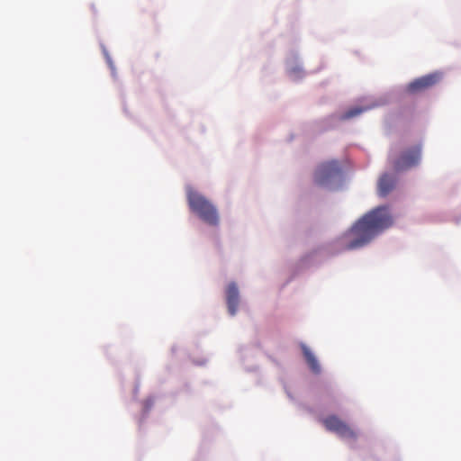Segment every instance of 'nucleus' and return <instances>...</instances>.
I'll return each instance as SVG.
<instances>
[{
	"instance_id": "nucleus-3",
	"label": "nucleus",
	"mask_w": 461,
	"mask_h": 461,
	"mask_svg": "<svg viewBox=\"0 0 461 461\" xmlns=\"http://www.w3.org/2000/svg\"><path fill=\"white\" fill-rule=\"evenodd\" d=\"M322 424L327 430L336 433L342 438L355 440L357 432L344 420L336 415H330L322 420Z\"/></svg>"
},
{
	"instance_id": "nucleus-9",
	"label": "nucleus",
	"mask_w": 461,
	"mask_h": 461,
	"mask_svg": "<svg viewBox=\"0 0 461 461\" xmlns=\"http://www.w3.org/2000/svg\"><path fill=\"white\" fill-rule=\"evenodd\" d=\"M301 348H302L303 354V356H304V357L306 359V362H307L309 367L311 368V370L314 374H319L321 372V366H320V365L318 363L317 358L313 355V353L304 344L301 345Z\"/></svg>"
},
{
	"instance_id": "nucleus-6",
	"label": "nucleus",
	"mask_w": 461,
	"mask_h": 461,
	"mask_svg": "<svg viewBox=\"0 0 461 461\" xmlns=\"http://www.w3.org/2000/svg\"><path fill=\"white\" fill-rule=\"evenodd\" d=\"M440 79L441 74L438 72L428 74L411 82L406 90L410 94L420 93L437 85Z\"/></svg>"
},
{
	"instance_id": "nucleus-5",
	"label": "nucleus",
	"mask_w": 461,
	"mask_h": 461,
	"mask_svg": "<svg viewBox=\"0 0 461 461\" xmlns=\"http://www.w3.org/2000/svg\"><path fill=\"white\" fill-rule=\"evenodd\" d=\"M421 149L415 146L403 151L398 158L393 162V167L396 171H402L417 166L420 160Z\"/></svg>"
},
{
	"instance_id": "nucleus-8",
	"label": "nucleus",
	"mask_w": 461,
	"mask_h": 461,
	"mask_svg": "<svg viewBox=\"0 0 461 461\" xmlns=\"http://www.w3.org/2000/svg\"><path fill=\"white\" fill-rule=\"evenodd\" d=\"M395 178L388 174H384L378 181L377 193L379 196L385 197L395 186Z\"/></svg>"
},
{
	"instance_id": "nucleus-1",
	"label": "nucleus",
	"mask_w": 461,
	"mask_h": 461,
	"mask_svg": "<svg viewBox=\"0 0 461 461\" xmlns=\"http://www.w3.org/2000/svg\"><path fill=\"white\" fill-rule=\"evenodd\" d=\"M393 223V215L388 206L375 207L364 214L343 234L341 240L344 248L351 250L364 247Z\"/></svg>"
},
{
	"instance_id": "nucleus-7",
	"label": "nucleus",
	"mask_w": 461,
	"mask_h": 461,
	"mask_svg": "<svg viewBox=\"0 0 461 461\" xmlns=\"http://www.w3.org/2000/svg\"><path fill=\"white\" fill-rule=\"evenodd\" d=\"M226 301L230 315H235L240 303L239 289L235 283H230L226 289Z\"/></svg>"
},
{
	"instance_id": "nucleus-2",
	"label": "nucleus",
	"mask_w": 461,
	"mask_h": 461,
	"mask_svg": "<svg viewBox=\"0 0 461 461\" xmlns=\"http://www.w3.org/2000/svg\"><path fill=\"white\" fill-rule=\"evenodd\" d=\"M186 198L190 210L203 222L211 226H217L220 222L219 212L216 206L202 194L191 186L186 188Z\"/></svg>"
},
{
	"instance_id": "nucleus-4",
	"label": "nucleus",
	"mask_w": 461,
	"mask_h": 461,
	"mask_svg": "<svg viewBox=\"0 0 461 461\" xmlns=\"http://www.w3.org/2000/svg\"><path fill=\"white\" fill-rule=\"evenodd\" d=\"M341 168L336 160L321 164L315 171L314 181L319 185H326L339 176Z\"/></svg>"
},
{
	"instance_id": "nucleus-10",
	"label": "nucleus",
	"mask_w": 461,
	"mask_h": 461,
	"mask_svg": "<svg viewBox=\"0 0 461 461\" xmlns=\"http://www.w3.org/2000/svg\"><path fill=\"white\" fill-rule=\"evenodd\" d=\"M371 107H353V108H350L349 110H348L342 116L341 118L343 120H347V119H350V118H353L355 116H357L359 114H361L363 112L365 111H367L368 109H370Z\"/></svg>"
}]
</instances>
